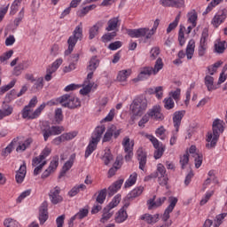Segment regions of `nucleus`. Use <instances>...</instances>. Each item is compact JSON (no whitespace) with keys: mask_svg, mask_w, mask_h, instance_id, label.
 Wrapping results in <instances>:
<instances>
[{"mask_svg":"<svg viewBox=\"0 0 227 227\" xmlns=\"http://www.w3.org/2000/svg\"><path fill=\"white\" fill-rule=\"evenodd\" d=\"M213 134L208 133L206 147L207 148H215V145H217V141H219V136L224 132V121H222L221 119H215L213 121Z\"/></svg>","mask_w":227,"mask_h":227,"instance_id":"obj_1","label":"nucleus"},{"mask_svg":"<svg viewBox=\"0 0 227 227\" xmlns=\"http://www.w3.org/2000/svg\"><path fill=\"white\" fill-rule=\"evenodd\" d=\"M160 23V20L157 19L155 20L153 23V28L150 30L148 27H141L137 29H127V34L130 38H143L145 37V40H150L153 35H155V32L157 31V28L159 27V24Z\"/></svg>","mask_w":227,"mask_h":227,"instance_id":"obj_2","label":"nucleus"},{"mask_svg":"<svg viewBox=\"0 0 227 227\" xmlns=\"http://www.w3.org/2000/svg\"><path fill=\"white\" fill-rule=\"evenodd\" d=\"M79 40L80 41L82 40V24L78 25L74 28L73 35L69 36L67 40L68 48L67 50L65 51V56H70V54H72V52L74 51V47H75Z\"/></svg>","mask_w":227,"mask_h":227,"instance_id":"obj_3","label":"nucleus"},{"mask_svg":"<svg viewBox=\"0 0 227 227\" xmlns=\"http://www.w3.org/2000/svg\"><path fill=\"white\" fill-rule=\"evenodd\" d=\"M59 102L62 107H67L68 109H77V107H81V99L70 94H65L59 97Z\"/></svg>","mask_w":227,"mask_h":227,"instance_id":"obj_4","label":"nucleus"},{"mask_svg":"<svg viewBox=\"0 0 227 227\" xmlns=\"http://www.w3.org/2000/svg\"><path fill=\"white\" fill-rule=\"evenodd\" d=\"M148 107V101L146 98H137L130 105V109L134 116H143L145 111Z\"/></svg>","mask_w":227,"mask_h":227,"instance_id":"obj_5","label":"nucleus"},{"mask_svg":"<svg viewBox=\"0 0 227 227\" xmlns=\"http://www.w3.org/2000/svg\"><path fill=\"white\" fill-rule=\"evenodd\" d=\"M134 140L130 141V137H125L122 139V146L126 153L124 157L126 162H130V160H132V157H134Z\"/></svg>","mask_w":227,"mask_h":227,"instance_id":"obj_6","label":"nucleus"},{"mask_svg":"<svg viewBox=\"0 0 227 227\" xmlns=\"http://www.w3.org/2000/svg\"><path fill=\"white\" fill-rule=\"evenodd\" d=\"M120 134H121V129H117L115 125H111L107 128L103 137L102 143H109L113 137L114 139H118Z\"/></svg>","mask_w":227,"mask_h":227,"instance_id":"obj_7","label":"nucleus"},{"mask_svg":"<svg viewBox=\"0 0 227 227\" xmlns=\"http://www.w3.org/2000/svg\"><path fill=\"white\" fill-rule=\"evenodd\" d=\"M168 202L170 204L165 209L163 216H162V221H164V223L168 222V220L170 217L169 215L171 214V212H173V210H175V207H176V203H178V199L176 197H169Z\"/></svg>","mask_w":227,"mask_h":227,"instance_id":"obj_8","label":"nucleus"},{"mask_svg":"<svg viewBox=\"0 0 227 227\" xmlns=\"http://www.w3.org/2000/svg\"><path fill=\"white\" fill-rule=\"evenodd\" d=\"M147 114L150 118L156 120L157 121H162V120H164V114L162 113L160 106H154L153 108L148 110Z\"/></svg>","mask_w":227,"mask_h":227,"instance_id":"obj_9","label":"nucleus"},{"mask_svg":"<svg viewBox=\"0 0 227 227\" xmlns=\"http://www.w3.org/2000/svg\"><path fill=\"white\" fill-rule=\"evenodd\" d=\"M47 219H49V203L44 200L39 208L40 224H45Z\"/></svg>","mask_w":227,"mask_h":227,"instance_id":"obj_10","label":"nucleus"},{"mask_svg":"<svg viewBox=\"0 0 227 227\" xmlns=\"http://www.w3.org/2000/svg\"><path fill=\"white\" fill-rule=\"evenodd\" d=\"M36 104H38V98L34 96L29 101L28 105L23 108L22 118L24 119L28 118L29 120L30 114H33V107H35Z\"/></svg>","mask_w":227,"mask_h":227,"instance_id":"obj_11","label":"nucleus"},{"mask_svg":"<svg viewBox=\"0 0 227 227\" xmlns=\"http://www.w3.org/2000/svg\"><path fill=\"white\" fill-rule=\"evenodd\" d=\"M61 192V188L56 186L52 190L50 191L49 197L52 205H58V203H61L63 201V197L59 195Z\"/></svg>","mask_w":227,"mask_h":227,"instance_id":"obj_12","label":"nucleus"},{"mask_svg":"<svg viewBox=\"0 0 227 227\" xmlns=\"http://www.w3.org/2000/svg\"><path fill=\"white\" fill-rule=\"evenodd\" d=\"M104 132H106V126H98L92 133L90 143L98 145V143H100V139H102Z\"/></svg>","mask_w":227,"mask_h":227,"instance_id":"obj_13","label":"nucleus"},{"mask_svg":"<svg viewBox=\"0 0 227 227\" xmlns=\"http://www.w3.org/2000/svg\"><path fill=\"white\" fill-rule=\"evenodd\" d=\"M137 159L139 162V169L145 171V168H146L147 154L143 147L137 149Z\"/></svg>","mask_w":227,"mask_h":227,"instance_id":"obj_14","label":"nucleus"},{"mask_svg":"<svg viewBox=\"0 0 227 227\" xmlns=\"http://www.w3.org/2000/svg\"><path fill=\"white\" fill-rule=\"evenodd\" d=\"M160 4L164 7L184 8L185 6L184 0H160Z\"/></svg>","mask_w":227,"mask_h":227,"instance_id":"obj_15","label":"nucleus"},{"mask_svg":"<svg viewBox=\"0 0 227 227\" xmlns=\"http://www.w3.org/2000/svg\"><path fill=\"white\" fill-rule=\"evenodd\" d=\"M226 17H227V10L223 9L220 12L215 15L211 23L213 24L214 27H219V26H221V24H223V22L226 20Z\"/></svg>","mask_w":227,"mask_h":227,"instance_id":"obj_16","label":"nucleus"},{"mask_svg":"<svg viewBox=\"0 0 227 227\" xmlns=\"http://www.w3.org/2000/svg\"><path fill=\"white\" fill-rule=\"evenodd\" d=\"M184 116H185L184 110L176 111L173 114V123L176 129V132L180 130V125H182V120L184 119Z\"/></svg>","mask_w":227,"mask_h":227,"instance_id":"obj_17","label":"nucleus"},{"mask_svg":"<svg viewBox=\"0 0 227 227\" xmlns=\"http://www.w3.org/2000/svg\"><path fill=\"white\" fill-rule=\"evenodd\" d=\"M51 148L45 147L39 156L33 158L32 166H38V164H40L42 160H45V159H47V157L51 155Z\"/></svg>","mask_w":227,"mask_h":227,"instance_id":"obj_18","label":"nucleus"},{"mask_svg":"<svg viewBox=\"0 0 227 227\" xmlns=\"http://www.w3.org/2000/svg\"><path fill=\"white\" fill-rule=\"evenodd\" d=\"M156 198L157 196L154 195L152 199L147 200L148 210H152L153 207L158 208V207H162V204L166 201V200H168L166 197H161L155 201Z\"/></svg>","mask_w":227,"mask_h":227,"instance_id":"obj_19","label":"nucleus"},{"mask_svg":"<svg viewBox=\"0 0 227 227\" xmlns=\"http://www.w3.org/2000/svg\"><path fill=\"white\" fill-rule=\"evenodd\" d=\"M75 161V153L70 155L69 160L63 165L62 169L59 173V178H62L67 175V171H69L72 166H74V162Z\"/></svg>","mask_w":227,"mask_h":227,"instance_id":"obj_20","label":"nucleus"},{"mask_svg":"<svg viewBox=\"0 0 227 227\" xmlns=\"http://www.w3.org/2000/svg\"><path fill=\"white\" fill-rule=\"evenodd\" d=\"M104 24H106L104 20H99L92 27L90 28L89 30L90 40H93V38H95V36L98 35V29H100L101 27H104Z\"/></svg>","mask_w":227,"mask_h":227,"instance_id":"obj_21","label":"nucleus"},{"mask_svg":"<svg viewBox=\"0 0 227 227\" xmlns=\"http://www.w3.org/2000/svg\"><path fill=\"white\" fill-rule=\"evenodd\" d=\"M26 173H27V167H26V163L21 165L19 170L16 172V182L17 184H22L24 179L26 178Z\"/></svg>","mask_w":227,"mask_h":227,"instance_id":"obj_22","label":"nucleus"},{"mask_svg":"<svg viewBox=\"0 0 227 227\" xmlns=\"http://www.w3.org/2000/svg\"><path fill=\"white\" fill-rule=\"evenodd\" d=\"M121 185H123V179L117 180L112 185H110L108 187L109 198L114 196V194L118 192L119 189H121Z\"/></svg>","mask_w":227,"mask_h":227,"instance_id":"obj_23","label":"nucleus"},{"mask_svg":"<svg viewBox=\"0 0 227 227\" xmlns=\"http://www.w3.org/2000/svg\"><path fill=\"white\" fill-rule=\"evenodd\" d=\"M13 113V107L7 105L5 101L3 102L2 109L0 110V120L5 118V116H10Z\"/></svg>","mask_w":227,"mask_h":227,"instance_id":"obj_24","label":"nucleus"},{"mask_svg":"<svg viewBox=\"0 0 227 227\" xmlns=\"http://www.w3.org/2000/svg\"><path fill=\"white\" fill-rule=\"evenodd\" d=\"M120 19L118 17H114L110 19L107 22V27L106 28V31H116L118 27L120 26Z\"/></svg>","mask_w":227,"mask_h":227,"instance_id":"obj_25","label":"nucleus"},{"mask_svg":"<svg viewBox=\"0 0 227 227\" xmlns=\"http://www.w3.org/2000/svg\"><path fill=\"white\" fill-rule=\"evenodd\" d=\"M159 217H160L159 214H155L153 215H152L150 214H145L140 217V219L142 221H145V223H147V224H153V223L159 222Z\"/></svg>","mask_w":227,"mask_h":227,"instance_id":"obj_26","label":"nucleus"},{"mask_svg":"<svg viewBox=\"0 0 227 227\" xmlns=\"http://www.w3.org/2000/svg\"><path fill=\"white\" fill-rule=\"evenodd\" d=\"M153 74V67H144L140 74H138L137 78H136L134 81H143L145 77H150Z\"/></svg>","mask_w":227,"mask_h":227,"instance_id":"obj_27","label":"nucleus"},{"mask_svg":"<svg viewBox=\"0 0 227 227\" xmlns=\"http://www.w3.org/2000/svg\"><path fill=\"white\" fill-rule=\"evenodd\" d=\"M195 48H196V42L194 41V39H191L186 47L187 59H192V56H194Z\"/></svg>","mask_w":227,"mask_h":227,"instance_id":"obj_28","label":"nucleus"},{"mask_svg":"<svg viewBox=\"0 0 227 227\" xmlns=\"http://www.w3.org/2000/svg\"><path fill=\"white\" fill-rule=\"evenodd\" d=\"M129 217V215H127V210L125 208L121 207L115 216V223H118L119 224L121 223H124V221H127V218Z\"/></svg>","mask_w":227,"mask_h":227,"instance_id":"obj_29","label":"nucleus"},{"mask_svg":"<svg viewBox=\"0 0 227 227\" xmlns=\"http://www.w3.org/2000/svg\"><path fill=\"white\" fill-rule=\"evenodd\" d=\"M33 143V138H27L24 143L17 142L15 145H19L16 148V152H26L31 144Z\"/></svg>","mask_w":227,"mask_h":227,"instance_id":"obj_30","label":"nucleus"},{"mask_svg":"<svg viewBox=\"0 0 227 227\" xmlns=\"http://www.w3.org/2000/svg\"><path fill=\"white\" fill-rule=\"evenodd\" d=\"M99 65L100 60L97 59V56H93L90 60V64L87 67V70H89L90 72H95V70L98 68Z\"/></svg>","mask_w":227,"mask_h":227,"instance_id":"obj_31","label":"nucleus"},{"mask_svg":"<svg viewBox=\"0 0 227 227\" xmlns=\"http://www.w3.org/2000/svg\"><path fill=\"white\" fill-rule=\"evenodd\" d=\"M143 191H144V188L143 186H139V187H137L135 188L134 190H132L128 195H127V198L128 200H134L139 196H141V194H143Z\"/></svg>","mask_w":227,"mask_h":227,"instance_id":"obj_32","label":"nucleus"},{"mask_svg":"<svg viewBox=\"0 0 227 227\" xmlns=\"http://www.w3.org/2000/svg\"><path fill=\"white\" fill-rule=\"evenodd\" d=\"M81 191H86V185L82 184L78 186L73 187L69 192H68V196L70 198H74V196H77Z\"/></svg>","mask_w":227,"mask_h":227,"instance_id":"obj_33","label":"nucleus"},{"mask_svg":"<svg viewBox=\"0 0 227 227\" xmlns=\"http://www.w3.org/2000/svg\"><path fill=\"white\" fill-rule=\"evenodd\" d=\"M19 141V137L14 138L10 144L9 145L4 149V151L2 152V156L3 157H7L9 153H12V150H13V146H15V145H17Z\"/></svg>","mask_w":227,"mask_h":227,"instance_id":"obj_34","label":"nucleus"},{"mask_svg":"<svg viewBox=\"0 0 227 227\" xmlns=\"http://www.w3.org/2000/svg\"><path fill=\"white\" fill-rule=\"evenodd\" d=\"M95 8H97L96 4H90L86 7H82L80 11L77 12V15L78 17H86V15H88L91 10H95Z\"/></svg>","mask_w":227,"mask_h":227,"instance_id":"obj_35","label":"nucleus"},{"mask_svg":"<svg viewBox=\"0 0 227 227\" xmlns=\"http://www.w3.org/2000/svg\"><path fill=\"white\" fill-rule=\"evenodd\" d=\"M58 166H59V156L55 155L51 160L48 169L54 173L58 169Z\"/></svg>","mask_w":227,"mask_h":227,"instance_id":"obj_36","label":"nucleus"},{"mask_svg":"<svg viewBox=\"0 0 227 227\" xmlns=\"http://www.w3.org/2000/svg\"><path fill=\"white\" fill-rule=\"evenodd\" d=\"M204 82L208 91H214V90H215V87H214V78L211 75H206Z\"/></svg>","mask_w":227,"mask_h":227,"instance_id":"obj_37","label":"nucleus"},{"mask_svg":"<svg viewBox=\"0 0 227 227\" xmlns=\"http://www.w3.org/2000/svg\"><path fill=\"white\" fill-rule=\"evenodd\" d=\"M208 38V29L204 28L202 31L200 43L199 47L206 48L207 47L208 43H207V39Z\"/></svg>","mask_w":227,"mask_h":227,"instance_id":"obj_38","label":"nucleus"},{"mask_svg":"<svg viewBox=\"0 0 227 227\" xmlns=\"http://www.w3.org/2000/svg\"><path fill=\"white\" fill-rule=\"evenodd\" d=\"M110 217H113V213H111V209L107 207H104L100 223H106V221H109Z\"/></svg>","mask_w":227,"mask_h":227,"instance_id":"obj_39","label":"nucleus"},{"mask_svg":"<svg viewBox=\"0 0 227 227\" xmlns=\"http://www.w3.org/2000/svg\"><path fill=\"white\" fill-rule=\"evenodd\" d=\"M107 197V189L104 188L98 192V195L96 199L97 203L102 205L104 201H106V198Z\"/></svg>","mask_w":227,"mask_h":227,"instance_id":"obj_40","label":"nucleus"},{"mask_svg":"<svg viewBox=\"0 0 227 227\" xmlns=\"http://www.w3.org/2000/svg\"><path fill=\"white\" fill-rule=\"evenodd\" d=\"M117 33L116 31L114 32H108L106 34H105L102 37L101 40L104 43H107V42H111V40H114V38H116L117 36Z\"/></svg>","mask_w":227,"mask_h":227,"instance_id":"obj_41","label":"nucleus"},{"mask_svg":"<svg viewBox=\"0 0 227 227\" xmlns=\"http://www.w3.org/2000/svg\"><path fill=\"white\" fill-rule=\"evenodd\" d=\"M187 17L192 27H196V20H198V12H196V10H192L191 12H188Z\"/></svg>","mask_w":227,"mask_h":227,"instance_id":"obj_42","label":"nucleus"},{"mask_svg":"<svg viewBox=\"0 0 227 227\" xmlns=\"http://www.w3.org/2000/svg\"><path fill=\"white\" fill-rule=\"evenodd\" d=\"M45 106H47V104L43 103L37 109H35L32 114H30L29 120H35V118L39 117L40 114H42V111L45 109Z\"/></svg>","mask_w":227,"mask_h":227,"instance_id":"obj_43","label":"nucleus"},{"mask_svg":"<svg viewBox=\"0 0 227 227\" xmlns=\"http://www.w3.org/2000/svg\"><path fill=\"white\" fill-rule=\"evenodd\" d=\"M184 31H185V27L183 25H180L179 33H178V42L181 47H184L185 44V35L184 34Z\"/></svg>","mask_w":227,"mask_h":227,"instance_id":"obj_44","label":"nucleus"},{"mask_svg":"<svg viewBox=\"0 0 227 227\" xmlns=\"http://www.w3.org/2000/svg\"><path fill=\"white\" fill-rule=\"evenodd\" d=\"M121 200V196L120 194H117L114 197L113 200L106 206V207L110 208V210H113L114 207H118V205H120Z\"/></svg>","mask_w":227,"mask_h":227,"instance_id":"obj_45","label":"nucleus"},{"mask_svg":"<svg viewBox=\"0 0 227 227\" xmlns=\"http://www.w3.org/2000/svg\"><path fill=\"white\" fill-rule=\"evenodd\" d=\"M223 3V0H213L207 7L206 11L203 12V15H207V13H210L217 4H221Z\"/></svg>","mask_w":227,"mask_h":227,"instance_id":"obj_46","label":"nucleus"},{"mask_svg":"<svg viewBox=\"0 0 227 227\" xmlns=\"http://www.w3.org/2000/svg\"><path fill=\"white\" fill-rule=\"evenodd\" d=\"M130 75V70H122L120 71L117 75V81L120 82H124V81H127V77Z\"/></svg>","mask_w":227,"mask_h":227,"instance_id":"obj_47","label":"nucleus"},{"mask_svg":"<svg viewBox=\"0 0 227 227\" xmlns=\"http://www.w3.org/2000/svg\"><path fill=\"white\" fill-rule=\"evenodd\" d=\"M94 150H97V144L90 141L85 151V159H88L93 153Z\"/></svg>","mask_w":227,"mask_h":227,"instance_id":"obj_48","label":"nucleus"},{"mask_svg":"<svg viewBox=\"0 0 227 227\" xmlns=\"http://www.w3.org/2000/svg\"><path fill=\"white\" fill-rule=\"evenodd\" d=\"M137 180V173H133L132 175H130L129 178L125 182L124 187H132V185H134V184H136Z\"/></svg>","mask_w":227,"mask_h":227,"instance_id":"obj_49","label":"nucleus"},{"mask_svg":"<svg viewBox=\"0 0 227 227\" xmlns=\"http://www.w3.org/2000/svg\"><path fill=\"white\" fill-rule=\"evenodd\" d=\"M163 104H164L165 109H167L168 111H169L175 107V101L173 100V98H171V97L166 98L163 100Z\"/></svg>","mask_w":227,"mask_h":227,"instance_id":"obj_50","label":"nucleus"},{"mask_svg":"<svg viewBox=\"0 0 227 227\" xmlns=\"http://www.w3.org/2000/svg\"><path fill=\"white\" fill-rule=\"evenodd\" d=\"M178 22H180V14H178L176 19L174 20L173 22H171L168 28H167V33L169 34L171 33V31H173L174 29H176L177 26H178Z\"/></svg>","mask_w":227,"mask_h":227,"instance_id":"obj_51","label":"nucleus"},{"mask_svg":"<svg viewBox=\"0 0 227 227\" xmlns=\"http://www.w3.org/2000/svg\"><path fill=\"white\" fill-rule=\"evenodd\" d=\"M162 68H164V62H162L161 58H158L155 62L154 68H153V74L155 75L156 74H158V72L160 70H162Z\"/></svg>","mask_w":227,"mask_h":227,"instance_id":"obj_52","label":"nucleus"},{"mask_svg":"<svg viewBox=\"0 0 227 227\" xmlns=\"http://www.w3.org/2000/svg\"><path fill=\"white\" fill-rule=\"evenodd\" d=\"M215 50L218 54H223L226 51V41L219 42L215 44Z\"/></svg>","mask_w":227,"mask_h":227,"instance_id":"obj_53","label":"nucleus"},{"mask_svg":"<svg viewBox=\"0 0 227 227\" xmlns=\"http://www.w3.org/2000/svg\"><path fill=\"white\" fill-rule=\"evenodd\" d=\"M20 3H22V0H14L12 4L11 5L10 15H15V13L19 12V6H20Z\"/></svg>","mask_w":227,"mask_h":227,"instance_id":"obj_54","label":"nucleus"},{"mask_svg":"<svg viewBox=\"0 0 227 227\" xmlns=\"http://www.w3.org/2000/svg\"><path fill=\"white\" fill-rule=\"evenodd\" d=\"M179 162L181 164V168L185 169V166H187L189 164V153L188 152H186L185 154H184L183 156L180 157Z\"/></svg>","mask_w":227,"mask_h":227,"instance_id":"obj_55","label":"nucleus"},{"mask_svg":"<svg viewBox=\"0 0 227 227\" xmlns=\"http://www.w3.org/2000/svg\"><path fill=\"white\" fill-rule=\"evenodd\" d=\"M160 54V48L159 47H153L150 51V59L152 61L157 59V57Z\"/></svg>","mask_w":227,"mask_h":227,"instance_id":"obj_56","label":"nucleus"},{"mask_svg":"<svg viewBox=\"0 0 227 227\" xmlns=\"http://www.w3.org/2000/svg\"><path fill=\"white\" fill-rule=\"evenodd\" d=\"M42 134L43 136L44 141H48L51 136H54L52 130L51 129V126H48L47 128L42 129Z\"/></svg>","mask_w":227,"mask_h":227,"instance_id":"obj_57","label":"nucleus"},{"mask_svg":"<svg viewBox=\"0 0 227 227\" xmlns=\"http://www.w3.org/2000/svg\"><path fill=\"white\" fill-rule=\"evenodd\" d=\"M164 150H165V147L162 145V144H160V147H158L155 149L154 159L156 160L160 159V157H162V155H164Z\"/></svg>","mask_w":227,"mask_h":227,"instance_id":"obj_58","label":"nucleus"},{"mask_svg":"<svg viewBox=\"0 0 227 227\" xmlns=\"http://www.w3.org/2000/svg\"><path fill=\"white\" fill-rule=\"evenodd\" d=\"M43 88V77H39L35 80V82L34 84V86L32 87V90H34V91L36 90H42Z\"/></svg>","mask_w":227,"mask_h":227,"instance_id":"obj_59","label":"nucleus"},{"mask_svg":"<svg viewBox=\"0 0 227 227\" xmlns=\"http://www.w3.org/2000/svg\"><path fill=\"white\" fill-rule=\"evenodd\" d=\"M226 215H227L226 213H222V214L216 215V217L215 219V225H214V227L221 226V224H223V219H224V217H226Z\"/></svg>","mask_w":227,"mask_h":227,"instance_id":"obj_60","label":"nucleus"},{"mask_svg":"<svg viewBox=\"0 0 227 227\" xmlns=\"http://www.w3.org/2000/svg\"><path fill=\"white\" fill-rule=\"evenodd\" d=\"M62 137H64V141H72V139L77 137V131L63 133Z\"/></svg>","mask_w":227,"mask_h":227,"instance_id":"obj_61","label":"nucleus"},{"mask_svg":"<svg viewBox=\"0 0 227 227\" xmlns=\"http://www.w3.org/2000/svg\"><path fill=\"white\" fill-rule=\"evenodd\" d=\"M89 211L87 208H82L80 211L74 215L76 219H84V217H88Z\"/></svg>","mask_w":227,"mask_h":227,"instance_id":"obj_62","label":"nucleus"},{"mask_svg":"<svg viewBox=\"0 0 227 227\" xmlns=\"http://www.w3.org/2000/svg\"><path fill=\"white\" fill-rule=\"evenodd\" d=\"M93 88V83L89 82L82 89L80 90L81 95H88V93L91 92V89Z\"/></svg>","mask_w":227,"mask_h":227,"instance_id":"obj_63","label":"nucleus"},{"mask_svg":"<svg viewBox=\"0 0 227 227\" xmlns=\"http://www.w3.org/2000/svg\"><path fill=\"white\" fill-rule=\"evenodd\" d=\"M4 225L5 227H19V222L13 220V219H5L4 222Z\"/></svg>","mask_w":227,"mask_h":227,"instance_id":"obj_64","label":"nucleus"}]
</instances>
